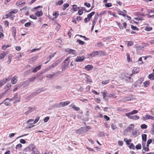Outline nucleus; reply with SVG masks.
<instances>
[{
  "mask_svg": "<svg viewBox=\"0 0 154 154\" xmlns=\"http://www.w3.org/2000/svg\"><path fill=\"white\" fill-rule=\"evenodd\" d=\"M131 75H129L128 73H125L121 74L119 76L120 78L123 80H125L126 82H133V79L130 77Z\"/></svg>",
  "mask_w": 154,
  "mask_h": 154,
  "instance_id": "nucleus-1",
  "label": "nucleus"
},
{
  "mask_svg": "<svg viewBox=\"0 0 154 154\" xmlns=\"http://www.w3.org/2000/svg\"><path fill=\"white\" fill-rule=\"evenodd\" d=\"M27 149L30 152L32 151V154H39V152L34 144H30L27 147Z\"/></svg>",
  "mask_w": 154,
  "mask_h": 154,
  "instance_id": "nucleus-2",
  "label": "nucleus"
},
{
  "mask_svg": "<svg viewBox=\"0 0 154 154\" xmlns=\"http://www.w3.org/2000/svg\"><path fill=\"white\" fill-rule=\"evenodd\" d=\"M143 80V78H141L139 79L134 84V86L135 88H137L138 86L140 87L141 83Z\"/></svg>",
  "mask_w": 154,
  "mask_h": 154,
  "instance_id": "nucleus-3",
  "label": "nucleus"
},
{
  "mask_svg": "<svg viewBox=\"0 0 154 154\" xmlns=\"http://www.w3.org/2000/svg\"><path fill=\"white\" fill-rule=\"evenodd\" d=\"M69 58L68 57L64 60V64L62 66V70H65L68 68V66L69 63V61L68 60Z\"/></svg>",
  "mask_w": 154,
  "mask_h": 154,
  "instance_id": "nucleus-4",
  "label": "nucleus"
},
{
  "mask_svg": "<svg viewBox=\"0 0 154 154\" xmlns=\"http://www.w3.org/2000/svg\"><path fill=\"white\" fill-rule=\"evenodd\" d=\"M85 128L83 127H81V128L76 130L75 131L76 133L79 134H82L85 133Z\"/></svg>",
  "mask_w": 154,
  "mask_h": 154,
  "instance_id": "nucleus-5",
  "label": "nucleus"
},
{
  "mask_svg": "<svg viewBox=\"0 0 154 154\" xmlns=\"http://www.w3.org/2000/svg\"><path fill=\"white\" fill-rule=\"evenodd\" d=\"M85 59V57L84 56H78L75 60L76 62H81L83 61Z\"/></svg>",
  "mask_w": 154,
  "mask_h": 154,
  "instance_id": "nucleus-6",
  "label": "nucleus"
},
{
  "mask_svg": "<svg viewBox=\"0 0 154 154\" xmlns=\"http://www.w3.org/2000/svg\"><path fill=\"white\" fill-rule=\"evenodd\" d=\"M128 116H127L128 118L130 119L134 120H137L140 119L139 117L136 115L131 116L130 115H128Z\"/></svg>",
  "mask_w": 154,
  "mask_h": 154,
  "instance_id": "nucleus-7",
  "label": "nucleus"
},
{
  "mask_svg": "<svg viewBox=\"0 0 154 154\" xmlns=\"http://www.w3.org/2000/svg\"><path fill=\"white\" fill-rule=\"evenodd\" d=\"M66 52H68V53L69 54H73L75 56L77 54V53L76 52V51L74 50L70 49H67L66 50Z\"/></svg>",
  "mask_w": 154,
  "mask_h": 154,
  "instance_id": "nucleus-8",
  "label": "nucleus"
},
{
  "mask_svg": "<svg viewBox=\"0 0 154 154\" xmlns=\"http://www.w3.org/2000/svg\"><path fill=\"white\" fill-rule=\"evenodd\" d=\"M10 79V78H6L5 79L0 81V88L4 85L6 82H8Z\"/></svg>",
  "mask_w": 154,
  "mask_h": 154,
  "instance_id": "nucleus-9",
  "label": "nucleus"
},
{
  "mask_svg": "<svg viewBox=\"0 0 154 154\" xmlns=\"http://www.w3.org/2000/svg\"><path fill=\"white\" fill-rule=\"evenodd\" d=\"M35 109V108L34 107H29L28 108V110L27 111L25 112L24 114L27 116L31 112L34 111Z\"/></svg>",
  "mask_w": 154,
  "mask_h": 154,
  "instance_id": "nucleus-10",
  "label": "nucleus"
},
{
  "mask_svg": "<svg viewBox=\"0 0 154 154\" xmlns=\"http://www.w3.org/2000/svg\"><path fill=\"white\" fill-rule=\"evenodd\" d=\"M10 101L14 100V103H17V102L20 101V99L19 97H18L17 94H16L13 97L10 99Z\"/></svg>",
  "mask_w": 154,
  "mask_h": 154,
  "instance_id": "nucleus-11",
  "label": "nucleus"
},
{
  "mask_svg": "<svg viewBox=\"0 0 154 154\" xmlns=\"http://www.w3.org/2000/svg\"><path fill=\"white\" fill-rule=\"evenodd\" d=\"M138 112V111L136 110H134L130 112H129L128 113H126L125 114V116H128V115H134V114H136Z\"/></svg>",
  "mask_w": 154,
  "mask_h": 154,
  "instance_id": "nucleus-12",
  "label": "nucleus"
},
{
  "mask_svg": "<svg viewBox=\"0 0 154 154\" xmlns=\"http://www.w3.org/2000/svg\"><path fill=\"white\" fill-rule=\"evenodd\" d=\"M70 103V102L69 101H67L65 102H61L60 103V105L62 106V107L68 105Z\"/></svg>",
  "mask_w": 154,
  "mask_h": 154,
  "instance_id": "nucleus-13",
  "label": "nucleus"
},
{
  "mask_svg": "<svg viewBox=\"0 0 154 154\" xmlns=\"http://www.w3.org/2000/svg\"><path fill=\"white\" fill-rule=\"evenodd\" d=\"M93 67L92 65H88L85 66V69L87 71H90L93 69Z\"/></svg>",
  "mask_w": 154,
  "mask_h": 154,
  "instance_id": "nucleus-14",
  "label": "nucleus"
},
{
  "mask_svg": "<svg viewBox=\"0 0 154 154\" xmlns=\"http://www.w3.org/2000/svg\"><path fill=\"white\" fill-rule=\"evenodd\" d=\"M139 70L138 68L134 67L132 70V72L133 74H136L139 72Z\"/></svg>",
  "mask_w": 154,
  "mask_h": 154,
  "instance_id": "nucleus-15",
  "label": "nucleus"
},
{
  "mask_svg": "<svg viewBox=\"0 0 154 154\" xmlns=\"http://www.w3.org/2000/svg\"><path fill=\"white\" fill-rule=\"evenodd\" d=\"M58 73H59V74H60V72H57V73H56V74L54 73L53 74H51H51H47V75L46 76V77L48 78H50L51 79H52V78H54V76L55 74H57Z\"/></svg>",
  "mask_w": 154,
  "mask_h": 154,
  "instance_id": "nucleus-16",
  "label": "nucleus"
},
{
  "mask_svg": "<svg viewBox=\"0 0 154 154\" xmlns=\"http://www.w3.org/2000/svg\"><path fill=\"white\" fill-rule=\"evenodd\" d=\"M10 99H9L8 98H7L5 100H4V101L2 102H4L6 106H9L11 104L10 102L11 101Z\"/></svg>",
  "mask_w": 154,
  "mask_h": 154,
  "instance_id": "nucleus-17",
  "label": "nucleus"
},
{
  "mask_svg": "<svg viewBox=\"0 0 154 154\" xmlns=\"http://www.w3.org/2000/svg\"><path fill=\"white\" fill-rule=\"evenodd\" d=\"M41 67V65H39L38 66H37L35 67V68H34L33 70L32 71V72H37L38 71L40 70Z\"/></svg>",
  "mask_w": 154,
  "mask_h": 154,
  "instance_id": "nucleus-18",
  "label": "nucleus"
},
{
  "mask_svg": "<svg viewBox=\"0 0 154 154\" xmlns=\"http://www.w3.org/2000/svg\"><path fill=\"white\" fill-rule=\"evenodd\" d=\"M127 11L125 10H123L122 11H119V12L118 14L122 16L123 17H125V13H126Z\"/></svg>",
  "mask_w": 154,
  "mask_h": 154,
  "instance_id": "nucleus-19",
  "label": "nucleus"
},
{
  "mask_svg": "<svg viewBox=\"0 0 154 154\" xmlns=\"http://www.w3.org/2000/svg\"><path fill=\"white\" fill-rule=\"evenodd\" d=\"M13 57V55L11 54H10L8 56V60L7 62L8 64H9L11 61Z\"/></svg>",
  "mask_w": 154,
  "mask_h": 154,
  "instance_id": "nucleus-20",
  "label": "nucleus"
},
{
  "mask_svg": "<svg viewBox=\"0 0 154 154\" xmlns=\"http://www.w3.org/2000/svg\"><path fill=\"white\" fill-rule=\"evenodd\" d=\"M17 77L16 76H14L11 79V82L13 84H15L17 81Z\"/></svg>",
  "mask_w": 154,
  "mask_h": 154,
  "instance_id": "nucleus-21",
  "label": "nucleus"
},
{
  "mask_svg": "<svg viewBox=\"0 0 154 154\" xmlns=\"http://www.w3.org/2000/svg\"><path fill=\"white\" fill-rule=\"evenodd\" d=\"M35 14L37 16L39 17L42 15L43 13L41 11H36Z\"/></svg>",
  "mask_w": 154,
  "mask_h": 154,
  "instance_id": "nucleus-22",
  "label": "nucleus"
},
{
  "mask_svg": "<svg viewBox=\"0 0 154 154\" xmlns=\"http://www.w3.org/2000/svg\"><path fill=\"white\" fill-rule=\"evenodd\" d=\"M95 12L94 11H92L91 13L88 14L87 17L90 20L91 18L95 14Z\"/></svg>",
  "mask_w": 154,
  "mask_h": 154,
  "instance_id": "nucleus-23",
  "label": "nucleus"
},
{
  "mask_svg": "<svg viewBox=\"0 0 154 154\" xmlns=\"http://www.w3.org/2000/svg\"><path fill=\"white\" fill-rule=\"evenodd\" d=\"M98 18V14L95 15L94 18V19L92 24H95L96 21H97Z\"/></svg>",
  "mask_w": 154,
  "mask_h": 154,
  "instance_id": "nucleus-24",
  "label": "nucleus"
},
{
  "mask_svg": "<svg viewBox=\"0 0 154 154\" xmlns=\"http://www.w3.org/2000/svg\"><path fill=\"white\" fill-rule=\"evenodd\" d=\"M132 135L134 136H137L139 135L140 133L139 132V131H137L136 130L133 131L132 132Z\"/></svg>",
  "mask_w": 154,
  "mask_h": 154,
  "instance_id": "nucleus-25",
  "label": "nucleus"
},
{
  "mask_svg": "<svg viewBox=\"0 0 154 154\" xmlns=\"http://www.w3.org/2000/svg\"><path fill=\"white\" fill-rule=\"evenodd\" d=\"M72 9L73 11H77L78 9L80 8L79 7H78L77 5H72Z\"/></svg>",
  "mask_w": 154,
  "mask_h": 154,
  "instance_id": "nucleus-26",
  "label": "nucleus"
},
{
  "mask_svg": "<svg viewBox=\"0 0 154 154\" xmlns=\"http://www.w3.org/2000/svg\"><path fill=\"white\" fill-rule=\"evenodd\" d=\"M131 100V99L130 98V97H126L124 98L122 100L123 102H125L127 101H129Z\"/></svg>",
  "mask_w": 154,
  "mask_h": 154,
  "instance_id": "nucleus-27",
  "label": "nucleus"
},
{
  "mask_svg": "<svg viewBox=\"0 0 154 154\" xmlns=\"http://www.w3.org/2000/svg\"><path fill=\"white\" fill-rule=\"evenodd\" d=\"M11 85L10 83L7 84L5 87V89L6 91H7L10 89L11 87Z\"/></svg>",
  "mask_w": 154,
  "mask_h": 154,
  "instance_id": "nucleus-28",
  "label": "nucleus"
},
{
  "mask_svg": "<svg viewBox=\"0 0 154 154\" xmlns=\"http://www.w3.org/2000/svg\"><path fill=\"white\" fill-rule=\"evenodd\" d=\"M135 47L137 49V50H142L143 48L142 46L137 45H135Z\"/></svg>",
  "mask_w": 154,
  "mask_h": 154,
  "instance_id": "nucleus-29",
  "label": "nucleus"
},
{
  "mask_svg": "<svg viewBox=\"0 0 154 154\" xmlns=\"http://www.w3.org/2000/svg\"><path fill=\"white\" fill-rule=\"evenodd\" d=\"M97 53V51H94L91 53L90 56H91L92 57H93L96 55H98Z\"/></svg>",
  "mask_w": 154,
  "mask_h": 154,
  "instance_id": "nucleus-30",
  "label": "nucleus"
},
{
  "mask_svg": "<svg viewBox=\"0 0 154 154\" xmlns=\"http://www.w3.org/2000/svg\"><path fill=\"white\" fill-rule=\"evenodd\" d=\"M148 78L149 79L153 80H154V74L153 73H151L148 75Z\"/></svg>",
  "mask_w": 154,
  "mask_h": 154,
  "instance_id": "nucleus-31",
  "label": "nucleus"
},
{
  "mask_svg": "<svg viewBox=\"0 0 154 154\" xmlns=\"http://www.w3.org/2000/svg\"><path fill=\"white\" fill-rule=\"evenodd\" d=\"M53 16L54 18H57L59 15V13L57 11H55L53 13Z\"/></svg>",
  "mask_w": 154,
  "mask_h": 154,
  "instance_id": "nucleus-32",
  "label": "nucleus"
},
{
  "mask_svg": "<svg viewBox=\"0 0 154 154\" xmlns=\"http://www.w3.org/2000/svg\"><path fill=\"white\" fill-rule=\"evenodd\" d=\"M147 135L146 134H143L142 135V139L143 141L144 142H146V140Z\"/></svg>",
  "mask_w": 154,
  "mask_h": 154,
  "instance_id": "nucleus-33",
  "label": "nucleus"
},
{
  "mask_svg": "<svg viewBox=\"0 0 154 154\" xmlns=\"http://www.w3.org/2000/svg\"><path fill=\"white\" fill-rule=\"evenodd\" d=\"M143 84L144 85V87H147L149 85L150 82L149 81H147L143 82Z\"/></svg>",
  "mask_w": 154,
  "mask_h": 154,
  "instance_id": "nucleus-34",
  "label": "nucleus"
},
{
  "mask_svg": "<svg viewBox=\"0 0 154 154\" xmlns=\"http://www.w3.org/2000/svg\"><path fill=\"white\" fill-rule=\"evenodd\" d=\"M95 45L97 47L100 48L103 45V44L102 42H100L97 43Z\"/></svg>",
  "mask_w": 154,
  "mask_h": 154,
  "instance_id": "nucleus-35",
  "label": "nucleus"
},
{
  "mask_svg": "<svg viewBox=\"0 0 154 154\" xmlns=\"http://www.w3.org/2000/svg\"><path fill=\"white\" fill-rule=\"evenodd\" d=\"M38 92L39 91H38V90H36V91L32 93L31 94V96L32 97H34L36 96L39 94Z\"/></svg>",
  "mask_w": 154,
  "mask_h": 154,
  "instance_id": "nucleus-36",
  "label": "nucleus"
},
{
  "mask_svg": "<svg viewBox=\"0 0 154 154\" xmlns=\"http://www.w3.org/2000/svg\"><path fill=\"white\" fill-rule=\"evenodd\" d=\"M142 147L143 149L145 151H149V148L147 146L146 147L145 145H143V143L142 144Z\"/></svg>",
  "mask_w": 154,
  "mask_h": 154,
  "instance_id": "nucleus-37",
  "label": "nucleus"
},
{
  "mask_svg": "<svg viewBox=\"0 0 154 154\" xmlns=\"http://www.w3.org/2000/svg\"><path fill=\"white\" fill-rule=\"evenodd\" d=\"M69 6V5L68 4H64L63 5V8L62 9L63 10H65L67 7Z\"/></svg>",
  "mask_w": 154,
  "mask_h": 154,
  "instance_id": "nucleus-38",
  "label": "nucleus"
},
{
  "mask_svg": "<svg viewBox=\"0 0 154 154\" xmlns=\"http://www.w3.org/2000/svg\"><path fill=\"white\" fill-rule=\"evenodd\" d=\"M60 104L59 103H56L53 105H52L51 107V109H53L55 108H56L57 107H58L59 106H60L59 105Z\"/></svg>",
  "mask_w": 154,
  "mask_h": 154,
  "instance_id": "nucleus-39",
  "label": "nucleus"
},
{
  "mask_svg": "<svg viewBox=\"0 0 154 154\" xmlns=\"http://www.w3.org/2000/svg\"><path fill=\"white\" fill-rule=\"evenodd\" d=\"M131 29L134 30H135L137 31H138L139 30V29L136 26H134L133 25H131Z\"/></svg>",
  "mask_w": 154,
  "mask_h": 154,
  "instance_id": "nucleus-40",
  "label": "nucleus"
},
{
  "mask_svg": "<svg viewBox=\"0 0 154 154\" xmlns=\"http://www.w3.org/2000/svg\"><path fill=\"white\" fill-rule=\"evenodd\" d=\"M140 128L141 129H145L147 128V126L145 124H143L141 125Z\"/></svg>",
  "mask_w": 154,
  "mask_h": 154,
  "instance_id": "nucleus-41",
  "label": "nucleus"
},
{
  "mask_svg": "<svg viewBox=\"0 0 154 154\" xmlns=\"http://www.w3.org/2000/svg\"><path fill=\"white\" fill-rule=\"evenodd\" d=\"M97 52L98 55H100V56L104 55V52L102 51H97Z\"/></svg>",
  "mask_w": 154,
  "mask_h": 154,
  "instance_id": "nucleus-42",
  "label": "nucleus"
},
{
  "mask_svg": "<svg viewBox=\"0 0 154 154\" xmlns=\"http://www.w3.org/2000/svg\"><path fill=\"white\" fill-rule=\"evenodd\" d=\"M63 0H60L58 1L57 2H56L55 3V5H60L63 3Z\"/></svg>",
  "mask_w": 154,
  "mask_h": 154,
  "instance_id": "nucleus-43",
  "label": "nucleus"
},
{
  "mask_svg": "<svg viewBox=\"0 0 154 154\" xmlns=\"http://www.w3.org/2000/svg\"><path fill=\"white\" fill-rule=\"evenodd\" d=\"M25 4V3L24 2H22L21 1H18L16 3V5L17 6H19L23 4Z\"/></svg>",
  "mask_w": 154,
  "mask_h": 154,
  "instance_id": "nucleus-44",
  "label": "nucleus"
},
{
  "mask_svg": "<svg viewBox=\"0 0 154 154\" xmlns=\"http://www.w3.org/2000/svg\"><path fill=\"white\" fill-rule=\"evenodd\" d=\"M129 147L130 149H135V147L134 144L131 143L129 146Z\"/></svg>",
  "mask_w": 154,
  "mask_h": 154,
  "instance_id": "nucleus-45",
  "label": "nucleus"
},
{
  "mask_svg": "<svg viewBox=\"0 0 154 154\" xmlns=\"http://www.w3.org/2000/svg\"><path fill=\"white\" fill-rule=\"evenodd\" d=\"M72 108L76 111H78L80 110V108L76 106L75 105H74L72 106Z\"/></svg>",
  "mask_w": 154,
  "mask_h": 154,
  "instance_id": "nucleus-46",
  "label": "nucleus"
},
{
  "mask_svg": "<svg viewBox=\"0 0 154 154\" xmlns=\"http://www.w3.org/2000/svg\"><path fill=\"white\" fill-rule=\"evenodd\" d=\"M6 54L5 53H3L0 55V58L1 59H3L4 58Z\"/></svg>",
  "mask_w": 154,
  "mask_h": 154,
  "instance_id": "nucleus-47",
  "label": "nucleus"
},
{
  "mask_svg": "<svg viewBox=\"0 0 154 154\" xmlns=\"http://www.w3.org/2000/svg\"><path fill=\"white\" fill-rule=\"evenodd\" d=\"M110 81L109 80L103 81L102 82V83L104 85H106L108 84Z\"/></svg>",
  "mask_w": 154,
  "mask_h": 154,
  "instance_id": "nucleus-48",
  "label": "nucleus"
},
{
  "mask_svg": "<svg viewBox=\"0 0 154 154\" xmlns=\"http://www.w3.org/2000/svg\"><path fill=\"white\" fill-rule=\"evenodd\" d=\"M36 78L35 77H32L28 80V81L29 82H33L35 80Z\"/></svg>",
  "mask_w": 154,
  "mask_h": 154,
  "instance_id": "nucleus-49",
  "label": "nucleus"
},
{
  "mask_svg": "<svg viewBox=\"0 0 154 154\" xmlns=\"http://www.w3.org/2000/svg\"><path fill=\"white\" fill-rule=\"evenodd\" d=\"M22 146L21 144L19 143L16 146V149H19L20 148H21L22 147Z\"/></svg>",
  "mask_w": 154,
  "mask_h": 154,
  "instance_id": "nucleus-50",
  "label": "nucleus"
},
{
  "mask_svg": "<svg viewBox=\"0 0 154 154\" xmlns=\"http://www.w3.org/2000/svg\"><path fill=\"white\" fill-rule=\"evenodd\" d=\"M124 141L126 142V143H127V144L129 145L130 144V143H128L127 141H128L129 142H131V139H129V140H128L127 139L125 138L124 139Z\"/></svg>",
  "mask_w": 154,
  "mask_h": 154,
  "instance_id": "nucleus-51",
  "label": "nucleus"
},
{
  "mask_svg": "<svg viewBox=\"0 0 154 154\" xmlns=\"http://www.w3.org/2000/svg\"><path fill=\"white\" fill-rule=\"evenodd\" d=\"M141 148V146L140 144L139 143L136 146V148L137 149H139Z\"/></svg>",
  "mask_w": 154,
  "mask_h": 154,
  "instance_id": "nucleus-52",
  "label": "nucleus"
},
{
  "mask_svg": "<svg viewBox=\"0 0 154 154\" xmlns=\"http://www.w3.org/2000/svg\"><path fill=\"white\" fill-rule=\"evenodd\" d=\"M18 11V10L17 9H14L12 11H11V13L13 14H16Z\"/></svg>",
  "mask_w": 154,
  "mask_h": 154,
  "instance_id": "nucleus-53",
  "label": "nucleus"
},
{
  "mask_svg": "<svg viewBox=\"0 0 154 154\" xmlns=\"http://www.w3.org/2000/svg\"><path fill=\"white\" fill-rule=\"evenodd\" d=\"M32 71L31 70L29 69V70H27L25 72L24 75H26L29 74V73H31V72H32Z\"/></svg>",
  "mask_w": 154,
  "mask_h": 154,
  "instance_id": "nucleus-54",
  "label": "nucleus"
},
{
  "mask_svg": "<svg viewBox=\"0 0 154 154\" xmlns=\"http://www.w3.org/2000/svg\"><path fill=\"white\" fill-rule=\"evenodd\" d=\"M98 136L99 137H103L105 136L103 132H99L98 134Z\"/></svg>",
  "mask_w": 154,
  "mask_h": 154,
  "instance_id": "nucleus-55",
  "label": "nucleus"
},
{
  "mask_svg": "<svg viewBox=\"0 0 154 154\" xmlns=\"http://www.w3.org/2000/svg\"><path fill=\"white\" fill-rule=\"evenodd\" d=\"M126 56L127 57V61L128 62H129L130 61V57L129 54L128 53H127L126 54Z\"/></svg>",
  "mask_w": 154,
  "mask_h": 154,
  "instance_id": "nucleus-56",
  "label": "nucleus"
},
{
  "mask_svg": "<svg viewBox=\"0 0 154 154\" xmlns=\"http://www.w3.org/2000/svg\"><path fill=\"white\" fill-rule=\"evenodd\" d=\"M152 142V140L151 139L148 140L146 146L148 147L149 146V144Z\"/></svg>",
  "mask_w": 154,
  "mask_h": 154,
  "instance_id": "nucleus-57",
  "label": "nucleus"
},
{
  "mask_svg": "<svg viewBox=\"0 0 154 154\" xmlns=\"http://www.w3.org/2000/svg\"><path fill=\"white\" fill-rule=\"evenodd\" d=\"M127 45L128 46H130L133 44V41H127Z\"/></svg>",
  "mask_w": 154,
  "mask_h": 154,
  "instance_id": "nucleus-58",
  "label": "nucleus"
},
{
  "mask_svg": "<svg viewBox=\"0 0 154 154\" xmlns=\"http://www.w3.org/2000/svg\"><path fill=\"white\" fill-rule=\"evenodd\" d=\"M46 90V89H45L44 88H42L40 89L37 90L38 91H39L38 93H39L41 92H42L45 91Z\"/></svg>",
  "mask_w": 154,
  "mask_h": 154,
  "instance_id": "nucleus-59",
  "label": "nucleus"
},
{
  "mask_svg": "<svg viewBox=\"0 0 154 154\" xmlns=\"http://www.w3.org/2000/svg\"><path fill=\"white\" fill-rule=\"evenodd\" d=\"M23 55V53H20L18 54L17 55V58L19 60H20L22 57V56Z\"/></svg>",
  "mask_w": 154,
  "mask_h": 154,
  "instance_id": "nucleus-60",
  "label": "nucleus"
},
{
  "mask_svg": "<svg viewBox=\"0 0 154 154\" xmlns=\"http://www.w3.org/2000/svg\"><path fill=\"white\" fill-rule=\"evenodd\" d=\"M77 42L79 43L81 45H84L85 44V42L82 41L80 40H78Z\"/></svg>",
  "mask_w": 154,
  "mask_h": 154,
  "instance_id": "nucleus-61",
  "label": "nucleus"
},
{
  "mask_svg": "<svg viewBox=\"0 0 154 154\" xmlns=\"http://www.w3.org/2000/svg\"><path fill=\"white\" fill-rule=\"evenodd\" d=\"M105 6L107 7H110L112 6V4L110 3H106L105 4Z\"/></svg>",
  "mask_w": 154,
  "mask_h": 154,
  "instance_id": "nucleus-62",
  "label": "nucleus"
},
{
  "mask_svg": "<svg viewBox=\"0 0 154 154\" xmlns=\"http://www.w3.org/2000/svg\"><path fill=\"white\" fill-rule=\"evenodd\" d=\"M146 119V120H148L151 119L152 116L149 115H145Z\"/></svg>",
  "mask_w": 154,
  "mask_h": 154,
  "instance_id": "nucleus-63",
  "label": "nucleus"
},
{
  "mask_svg": "<svg viewBox=\"0 0 154 154\" xmlns=\"http://www.w3.org/2000/svg\"><path fill=\"white\" fill-rule=\"evenodd\" d=\"M103 118L106 121H108L110 119L109 117L106 115H104L103 116Z\"/></svg>",
  "mask_w": 154,
  "mask_h": 154,
  "instance_id": "nucleus-64",
  "label": "nucleus"
}]
</instances>
